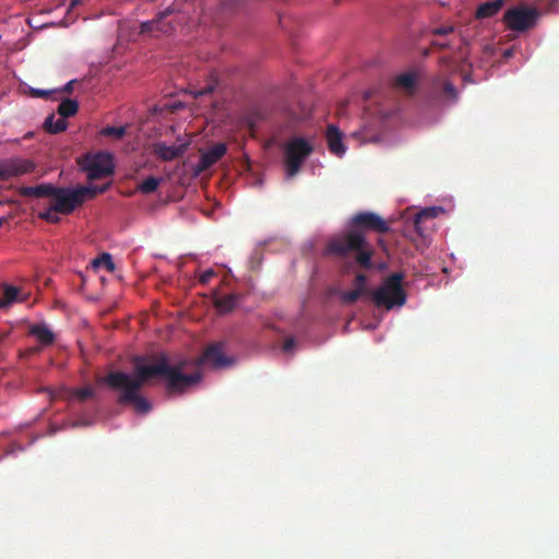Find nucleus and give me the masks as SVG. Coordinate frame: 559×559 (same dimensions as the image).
Wrapping results in <instances>:
<instances>
[{
	"mask_svg": "<svg viewBox=\"0 0 559 559\" xmlns=\"http://www.w3.org/2000/svg\"><path fill=\"white\" fill-rule=\"evenodd\" d=\"M187 362L188 359H183L181 364H174L165 352L154 362L138 356L131 370L112 371L105 377L104 383L122 405L130 406L139 416H145L153 411V402L142 393L143 385L160 386L168 397H176L203 382L201 371L189 373L183 370Z\"/></svg>",
	"mask_w": 559,
	"mask_h": 559,
	"instance_id": "1",
	"label": "nucleus"
},
{
	"mask_svg": "<svg viewBox=\"0 0 559 559\" xmlns=\"http://www.w3.org/2000/svg\"><path fill=\"white\" fill-rule=\"evenodd\" d=\"M405 278L403 271L394 272L372 287L366 274L357 273L353 278L352 289L331 285L326 289V295L344 306H350L361 299L365 308L361 309V329L373 331L381 324L385 313L400 311L406 305L408 294L404 287Z\"/></svg>",
	"mask_w": 559,
	"mask_h": 559,
	"instance_id": "2",
	"label": "nucleus"
},
{
	"mask_svg": "<svg viewBox=\"0 0 559 559\" xmlns=\"http://www.w3.org/2000/svg\"><path fill=\"white\" fill-rule=\"evenodd\" d=\"M388 233L390 224L373 211L357 212L348 221L342 235L333 237L324 248V254L346 257L355 249L370 246L366 231Z\"/></svg>",
	"mask_w": 559,
	"mask_h": 559,
	"instance_id": "3",
	"label": "nucleus"
},
{
	"mask_svg": "<svg viewBox=\"0 0 559 559\" xmlns=\"http://www.w3.org/2000/svg\"><path fill=\"white\" fill-rule=\"evenodd\" d=\"M248 342L243 333L240 330H230L210 344L198 358L180 357L175 364H181L183 359H188L183 369L193 366L197 368L194 372L201 371L203 374V369L225 370L238 362L239 356L246 352Z\"/></svg>",
	"mask_w": 559,
	"mask_h": 559,
	"instance_id": "4",
	"label": "nucleus"
},
{
	"mask_svg": "<svg viewBox=\"0 0 559 559\" xmlns=\"http://www.w3.org/2000/svg\"><path fill=\"white\" fill-rule=\"evenodd\" d=\"M459 98L456 86L448 81L443 87L436 85L423 96L418 105L419 111L427 121L437 122L449 107L457 103Z\"/></svg>",
	"mask_w": 559,
	"mask_h": 559,
	"instance_id": "5",
	"label": "nucleus"
},
{
	"mask_svg": "<svg viewBox=\"0 0 559 559\" xmlns=\"http://www.w3.org/2000/svg\"><path fill=\"white\" fill-rule=\"evenodd\" d=\"M314 151L313 142L306 136H295L284 146V167L286 179L294 178Z\"/></svg>",
	"mask_w": 559,
	"mask_h": 559,
	"instance_id": "6",
	"label": "nucleus"
},
{
	"mask_svg": "<svg viewBox=\"0 0 559 559\" xmlns=\"http://www.w3.org/2000/svg\"><path fill=\"white\" fill-rule=\"evenodd\" d=\"M117 164L115 154L110 151H97L86 155L81 169L90 179L112 176Z\"/></svg>",
	"mask_w": 559,
	"mask_h": 559,
	"instance_id": "7",
	"label": "nucleus"
},
{
	"mask_svg": "<svg viewBox=\"0 0 559 559\" xmlns=\"http://www.w3.org/2000/svg\"><path fill=\"white\" fill-rule=\"evenodd\" d=\"M542 12L535 8L515 5L504 14V22L515 33L523 34L535 28L542 16Z\"/></svg>",
	"mask_w": 559,
	"mask_h": 559,
	"instance_id": "8",
	"label": "nucleus"
},
{
	"mask_svg": "<svg viewBox=\"0 0 559 559\" xmlns=\"http://www.w3.org/2000/svg\"><path fill=\"white\" fill-rule=\"evenodd\" d=\"M79 109L80 102L78 98L62 97L60 98L56 110L60 118L56 119V114L51 112L45 117L43 124L45 129L52 134L64 132L69 128L67 119L75 116Z\"/></svg>",
	"mask_w": 559,
	"mask_h": 559,
	"instance_id": "9",
	"label": "nucleus"
},
{
	"mask_svg": "<svg viewBox=\"0 0 559 559\" xmlns=\"http://www.w3.org/2000/svg\"><path fill=\"white\" fill-rule=\"evenodd\" d=\"M51 198L53 199L55 209L64 214L74 212L84 202L78 186L61 187L57 185V190Z\"/></svg>",
	"mask_w": 559,
	"mask_h": 559,
	"instance_id": "10",
	"label": "nucleus"
},
{
	"mask_svg": "<svg viewBox=\"0 0 559 559\" xmlns=\"http://www.w3.org/2000/svg\"><path fill=\"white\" fill-rule=\"evenodd\" d=\"M405 236L415 245L416 249L424 252L432 243V235L428 230L426 222L413 216L405 227Z\"/></svg>",
	"mask_w": 559,
	"mask_h": 559,
	"instance_id": "11",
	"label": "nucleus"
},
{
	"mask_svg": "<svg viewBox=\"0 0 559 559\" xmlns=\"http://www.w3.org/2000/svg\"><path fill=\"white\" fill-rule=\"evenodd\" d=\"M35 168L33 162L22 157L0 159V179L8 180L13 177L29 174Z\"/></svg>",
	"mask_w": 559,
	"mask_h": 559,
	"instance_id": "12",
	"label": "nucleus"
},
{
	"mask_svg": "<svg viewBox=\"0 0 559 559\" xmlns=\"http://www.w3.org/2000/svg\"><path fill=\"white\" fill-rule=\"evenodd\" d=\"M190 146V141L182 135L177 136V143L168 144L165 141H157L154 145V153L162 160H174L186 154Z\"/></svg>",
	"mask_w": 559,
	"mask_h": 559,
	"instance_id": "13",
	"label": "nucleus"
},
{
	"mask_svg": "<svg viewBox=\"0 0 559 559\" xmlns=\"http://www.w3.org/2000/svg\"><path fill=\"white\" fill-rule=\"evenodd\" d=\"M323 320L320 314L310 313L302 308L299 313L290 321V328L305 337H310L316 326Z\"/></svg>",
	"mask_w": 559,
	"mask_h": 559,
	"instance_id": "14",
	"label": "nucleus"
},
{
	"mask_svg": "<svg viewBox=\"0 0 559 559\" xmlns=\"http://www.w3.org/2000/svg\"><path fill=\"white\" fill-rule=\"evenodd\" d=\"M270 332L274 338L273 346L275 349L283 354H294L298 349V340L295 335L288 334L286 329L275 323H270Z\"/></svg>",
	"mask_w": 559,
	"mask_h": 559,
	"instance_id": "15",
	"label": "nucleus"
},
{
	"mask_svg": "<svg viewBox=\"0 0 559 559\" xmlns=\"http://www.w3.org/2000/svg\"><path fill=\"white\" fill-rule=\"evenodd\" d=\"M227 151L228 146L224 142H218L215 145L202 151L194 166L195 174L199 175L213 166L217 160L225 156Z\"/></svg>",
	"mask_w": 559,
	"mask_h": 559,
	"instance_id": "16",
	"label": "nucleus"
},
{
	"mask_svg": "<svg viewBox=\"0 0 559 559\" xmlns=\"http://www.w3.org/2000/svg\"><path fill=\"white\" fill-rule=\"evenodd\" d=\"M325 141L329 152L336 157H343L347 152L345 133L335 123H330L325 132Z\"/></svg>",
	"mask_w": 559,
	"mask_h": 559,
	"instance_id": "17",
	"label": "nucleus"
},
{
	"mask_svg": "<svg viewBox=\"0 0 559 559\" xmlns=\"http://www.w3.org/2000/svg\"><path fill=\"white\" fill-rule=\"evenodd\" d=\"M353 254L357 266L367 269L373 272H384L388 270L389 264L384 260L374 261L370 251V246L364 247V249H355L349 252Z\"/></svg>",
	"mask_w": 559,
	"mask_h": 559,
	"instance_id": "18",
	"label": "nucleus"
},
{
	"mask_svg": "<svg viewBox=\"0 0 559 559\" xmlns=\"http://www.w3.org/2000/svg\"><path fill=\"white\" fill-rule=\"evenodd\" d=\"M66 426H67V424H64L62 426H59L56 424H50L48 429L46 430V432L32 435L29 437V441H28L27 445H23L17 441H12L11 444L4 451V453L0 456V461L7 456H16L19 453L24 452L26 450V448L33 445L39 438H41L44 436H53L58 431L63 429Z\"/></svg>",
	"mask_w": 559,
	"mask_h": 559,
	"instance_id": "19",
	"label": "nucleus"
},
{
	"mask_svg": "<svg viewBox=\"0 0 559 559\" xmlns=\"http://www.w3.org/2000/svg\"><path fill=\"white\" fill-rule=\"evenodd\" d=\"M29 333L37 340V342L45 346L52 345L57 340L56 333L45 321L33 323L29 328Z\"/></svg>",
	"mask_w": 559,
	"mask_h": 559,
	"instance_id": "20",
	"label": "nucleus"
},
{
	"mask_svg": "<svg viewBox=\"0 0 559 559\" xmlns=\"http://www.w3.org/2000/svg\"><path fill=\"white\" fill-rule=\"evenodd\" d=\"M57 190V183L50 181H43L34 186H23L21 194L24 197H51Z\"/></svg>",
	"mask_w": 559,
	"mask_h": 559,
	"instance_id": "21",
	"label": "nucleus"
},
{
	"mask_svg": "<svg viewBox=\"0 0 559 559\" xmlns=\"http://www.w3.org/2000/svg\"><path fill=\"white\" fill-rule=\"evenodd\" d=\"M219 11L226 16L234 17L248 10L251 0H217Z\"/></svg>",
	"mask_w": 559,
	"mask_h": 559,
	"instance_id": "22",
	"label": "nucleus"
},
{
	"mask_svg": "<svg viewBox=\"0 0 559 559\" xmlns=\"http://www.w3.org/2000/svg\"><path fill=\"white\" fill-rule=\"evenodd\" d=\"M22 292L19 287L7 284L0 297V310H7L15 302L22 301Z\"/></svg>",
	"mask_w": 559,
	"mask_h": 559,
	"instance_id": "23",
	"label": "nucleus"
},
{
	"mask_svg": "<svg viewBox=\"0 0 559 559\" xmlns=\"http://www.w3.org/2000/svg\"><path fill=\"white\" fill-rule=\"evenodd\" d=\"M399 86L405 87L411 92H416L419 86V75L416 70L401 72L394 78Z\"/></svg>",
	"mask_w": 559,
	"mask_h": 559,
	"instance_id": "24",
	"label": "nucleus"
},
{
	"mask_svg": "<svg viewBox=\"0 0 559 559\" xmlns=\"http://www.w3.org/2000/svg\"><path fill=\"white\" fill-rule=\"evenodd\" d=\"M504 3V0H489L483 2L477 8V16L479 19L493 17L502 10Z\"/></svg>",
	"mask_w": 559,
	"mask_h": 559,
	"instance_id": "25",
	"label": "nucleus"
},
{
	"mask_svg": "<svg viewBox=\"0 0 559 559\" xmlns=\"http://www.w3.org/2000/svg\"><path fill=\"white\" fill-rule=\"evenodd\" d=\"M91 267L94 271L105 269L109 273H114L117 269L112 254L107 251H103V252L98 253L91 261Z\"/></svg>",
	"mask_w": 559,
	"mask_h": 559,
	"instance_id": "26",
	"label": "nucleus"
},
{
	"mask_svg": "<svg viewBox=\"0 0 559 559\" xmlns=\"http://www.w3.org/2000/svg\"><path fill=\"white\" fill-rule=\"evenodd\" d=\"M270 242V239L261 240L257 243V247L252 250L248 258V267L251 272H259L261 270L264 254L261 251V247L266 246Z\"/></svg>",
	"mask_w": 559,
	"mask_h": 559,
	"instance_id": "27",
	"label": "nucleus"
},
{
	"mask_svg": "<svg viewBox=\"0 0 559 559\" xmlns=\"http://www.w3.org/2000/svg\"><path fill=\"white\" fill-rule=\"evenodd\" d=\"M112 187V180H108L104 183H90L85 186H78L80 190L81 198H84V194H90L92 197L104 194L109 191Z\"/></svg>",
	"mask_w": 559,
	"mask_h": 559,
	"instance_id": "28",
	"label": "nucleus"
},
{
	"mask_svg": "<svg viewBox=\"0 0 559 559\" xmlns=\"http://www.w3.org/2000/svg\"><path fill=\"white\" fill-rule=\"evenodd\" d=\"M67 395L73 403H84L95 396V390L91 386H81L67 392Z\"/></svg>",
	"mask_w": 559,
	"mask_h": 559,
	"instance_id": "29",
	"label": "nucleus"
},
{
	"mask_svg": "<svg viewBox=\"0 0 559 559\" xmlns=\"http://www.w3.org/2000/svg\"><path fill=\"white\" fill-rule=\"evenodd\" d=\"M242 300V296L238 293H230L225 295L219 302V307L224 312H233L236 310Z\"/></svg>",
	"mask_w": 559,
	"mask_h": 559,
	"instance_id": "30",
	"label": "nucleus"
},
{
	"mask_svg": "<svg viewBox=\"0 0 559 559\" xmlns=\"http://www.w3.org/2000/svg\"><path fill=\"white\" fill-rule=\"evenodd\" d=\"M162 182V177L150 175L139 183V191L142 192L143 194L154 193L155 191H157Z\"/></svg>",
	"mask_w": 559,
	"mask_h": 559,
	"instance_id": "31",
	"label": "nucleus"
},
{
	"mask_svg": "<svg viewBox=\"0 0 559 559\" xmlns=\"http://www.w3.org/2000/svg\"><path fill=\"white\" fill-rule=\"evenodd\" d=\"M447 210L442 205H430L421 207L418 212H416L414 215L418 218L427 222L428 219L437 218L441 214L445 213Z\"/></svg>",
	"mask_w": 559,
	"mask_h": 559,
	"instance_id": "32",
	"label": "nucleus"
},
{
	"mask_svg": "<svg viewBox=\"0 0 559 559\" xmlns=\"http://www.w3.org/2000/svg\"><path fill=\"white\" fill-rule=\"evenodd\" d=\"M88 0H70V3H69V7L67 8V12H66V16L63 19H61L59 22H52L50 25H58V26H62V27H69L70 25H72L76 17H74L72 21H69L68 20V15L71 14V12L84 4L85 2H87Z\"/></svg>",
	"mask_w": 559,
	"mask_h": 559,
	"instance_id": "33",
	"label": "nucleus"
},
{
	"mask_svg": "<svg viewBox=\"0 0 559 559\" xmlns=\"http://www.w3.org/2000/svg\"><path fill=\"white\" fill-rule=\"evenodd\" d=\"M218 87L217 82H211L207 83L202 88H192L188 91V94L191 95L193 98L199 99L209 95H212L216 92Z\"/></svg>",
	"mask_w": 559,
	"mask_h": 559,
	"instance_id": "34",
	"label": "nucleus"
},
{
	"mask_svg": "<svg viewBox=\"0 0 559 559\" xmlns=\"http://www.w3.org/2000/svg\"><path fill=\"white\" fill-rule=\"evenodd\" d=\"M127 126H114V124H107L100 130V135L103 136H115L118 139L123 138L127 134Z\"/></svg>",
	"mask_w": 559,
	"mask_h": 559,
	"instance_id": "35",
	"label": "nucleus"
},
{
	"mask_svg": "<svg viewBox=\"0 0 559 559\" xmlns=\"http://www.w3.org/2000/svg\"><path fill=\"white\" fill-rule=\"evenodd\" d=\"M59 212L55 209V204L48 206L39 212L38 217L52 224H58L61 221Z\"/></svg>",
	"mask_w": 559,
	"mask_h": 559,
	"instance_id": "36",
	"label": "nucleus"
},
{
	"mask_svg": "<svg viewBox=\"0 0 559 559\" xmlns=\"http://www.w3.org/2000/svg\"><path fill=\"white\" fill-rule=\"evenodd\" d=\"M216 272L213 267H207L206 270L202 271L199 275V282L201 284H207L213 277H215Z\"/></svg>",
	"mask_w": 559,
	"mask_h": 559,
	"instance_id": "37",
	"label": "nucleus"
},
{
	"mask_svg": "<svg viewBox=\"0 0 559 559\" xmlns=\"http://www.w3.org/2000/svg\"><path fill=\"white\" fill-rule=\"evenodd\" d=\"M29 88H31L32 94L38 98H46L47 96H49L51 94H56L55 88H48V90L38 88V87H29Z\"/></svg>",
	"mask_w": 559,
	"mask_h": 559,
	"instance_id": "38",
	"label": "nucleus"
},
{
	"mask_svg": "<svg viewBox=\"0 0 559 559\" xmlns=\"http://www.w3.org/2000/svg\"><path fill=\"white\" fill-rule=\"evenodd\" d=\"M454 32V26L452 25H440L433 28L432 34L436 36H447Z\"/></svg>",
	"mask_w": 559,
	"mask_h": 559,
	"instance_id": "39",
	"label": "nucleus"
},
{
	"mask_svg": "<svg viewBox=\"0 0 559 559\" xmlns=\"http://www.w3.org/2000/svg\"><path fill=\"white\" fill-rule=\"evenodd\" d=\"M546 9L544 13L559 14V0H545Z\"/></svg>",
	"mask_w": 559,
	"mask_h": 559,
	"instance_id": "40",
	"label": "nucleus"
},
{
	"mask_svg": "<svg viewBox=\"0 0 559 559\" xmlns=\"http://www.w3.org/2000/svg\"><path fill=\"white\" fill-rule=\"evenodd\" d=\"M78 79H72L70 81H68L67 83H64L62 86L60 87H56V93H61V92H71L74 90V86L75 84L78 83Z\"/></svg>",
	"mask_w": 559,
	"mask_h": 559,
	"instance_id": "41",
	"label": "nucleus"
},
{
	"mask_svg": "<svg viewBox=\"0 0 559 559\" xmlns=\"http://www.w3.org/2000/svg\"><path fill=\"white\" fill-rule=\"evenodd\" d=\"M301 251L304 254H314L317 251L316 242L311 239L306 241L302 246Z\"/></svg>",
	"mask_w": 559,
	"mask_h": 559,
	"instance_id": "42",
	"label": "nucleus"
},
{
	"mask_svg": "<svg viewBox=\"0 0 559 559\" xmlns=\"http://www.w3.org/2000/svg\"><path fill=\"white\" fill-rule=\"evenodd\" d=\"M173 13H174V9H173V7L169 5V7L165 8L163 11L158 12L157 20L163 21L164 19L171 15Z\"/></svg>",
	"mask_w": 559,
	"mask_h": 559,
	"instance_id": "43",
	"label": "nucleus"
},
{
	"mask_svg": "<svg viewBox=\"0 0 559 559\" xmlns=\"http://www.w3.org/2000/svg\"><path fill=\"white\" fill-rule=\"evenodd\" d=\"M94 423V419L92 417L86 418H80L78 419L73 426H91Z\"/></svg>",
	"mask_w": 559,
	"mask_h": 559,
	"instance_id": "44",
	"label": "nucleus"
},
{
	"mask_svg": "<svg viewBox=\"0 0 559 559\" xmlns=\"http://www.w3.org/2000/svg\"><path fill=\"white\" fill-rule=\"evenodd\" d=\"M514 56V49L513 48H507L502 52V59L509 60Z\"/></svg>",
	"mask_w": 559,
	"mask_h": 559,
	"instance_id": "45",
	"label": "nucleus"
},
{
	"mask_svg": "<svg viewBox=\"0 0 559 559\" xmlns=\"http://www.w3.org/2000/svg\"><path fill=\"white\" fill-rule=\"evenodd\" d=\"M436 46H439L442 49H451L452 46L449 41H433Z\"/></svg>",
	"mask_w": 559,
	"mask_h": 559,
	"instance_id": "46",
	"label": "nucleus"
},
{
	"mask_svg": "<svg viewBox=\"0 0 559 559\" xmlns=\"http://www.w3.org/2000/svg\"><path fill=\"white\" fill-rule=\"evenodd\" d=\"M152 27H153V21L147 20V21L142 22L143 31H151Z\"/></svg>",
	"mask_w": 559,
	"mask_h": 559,
	"instance_id": "47",
	"label": "nucleus"
},
{
	"mask_svg": "<svg viewBox=\"0 0 559 559\" xmlns=\"http://www.w3.org/2000/svg\"><path fill=\"white\" fill-rule=\"evenodd\" d=\"M463 81L464 83H475L471 74H465Z\"/></svg>",
	"mask_w": 559,
	"mask_h": 559,
	"instance_id": "48",
	"label": "nucleus"
},
{
	"mask_svg": "<svg viewBox=\"0 0 559 559\" xmlns=\"http://www.w3.org/2000/svg\"><path fill=\"white\" fill-rule=\"evenodd\" d=\"M286 110L292 119H294V120L297 119V115L294 110H292L289 107H287Z\"/></svg>",
	"mask_w": 559,
	"mask_h": 559,
	"instance_id": "49",
	"label": "nucleus"
},
{
	"mask_svg": "<svg viewBox=\"0 0 559 559\" xmlns=\"http://www.w3.org/2000/svg\"><path fill=\"white\" fill-rule=\"evenodd\" d=\"M182 258H189L191 260H198V255L195 253H188L182 255Z\"/></svg>",
	"mask_w": 559,
	"mask_h": 559,
	"instance_id": "50",
	"label": "nucleus"
},
{
	"mask_svg": "<svg viewBox=\"0 0 559 559\" xmlns=\"http://www.w3.org/2000/svg\"><path fill=\"white\" fill-rule=\"evenodd\" d=\"M360 135H361V130H356V131L352 132L353 138H359Z\"/></svg>",
	"mask_w": 559,
	"mask_h": 559,
	"instance_id": "51",
	"label": "nucleus"
},
{
	"mask_svg": "<svg viewBox=\"0 0 559 559\" xmlns=\"http://www.w3.org/2000/svg\"><path fill=\"white\" fill-rule=\"evenodd\" d=\"M377 141H379V136H378V135L373 136V138H372V139H370V140H365V139L362 140V142H364V143H367V142H377Z\"/></svg>",
	"mask_w": 559,
	"mask_h": 559,
	"instance_id": "52",
	"label": "nucleus"
},
{
	"mask_svg": "<svg viewBox=\"0 0 559 559\" xmlns=\"http://www.w3.org/2000/svg\"><path fill=\"white\" fill-rule=\"evenodd\" d=\"M103 16V13H97L95 15H93L91 19H100ZM88 17H86L85 20H87Z\"/></svg>",
	"mask_w": 559,
	"mask_h": 559,
	"instance_id": "53",
	"label": "nucleus"
},
{
	"mask_svg": "<svg viewBox=\"0 0 559 559\" xmlns=\"http://www.w3.org/2000/svg\"><path fill=\"white\" fill-rule=\"evenodd\" d=\"M49 396L51 399H55L57 396V393L55 391H52V390H49Z\"/></svg>",
	"mask_w": 559,
	"mask_h": 559,
	"instance_id": "54",
	"label": "nucleus"
},
{
	"mask_svg": "<svg viewBox=\"0 0 559 559\" xmlns=\"http://www.w3.org/2000/svg\"><path fill=\"white\" fill-rule=\"evenodd\" d=\"M154 258H156V259H165L166 257L164 254L156 253V254H154Z\"/></svg>",
	"mask_w": 559,
	"mask_h": 559,
	"instance_id": "55",
	"label": "nucleus"
},
{
	"mask_svg": "<svg viewBox=\"0 0 559 559\" xmlns=\"http://www.w3.org/2000/svg\"><path fill=\"white\" fill-rule=\"evenodd\" d=\"M449 257H450V259H451L453 262L456 260L455 254H454L453 252H451V253L449 254Z\"/></svg>",
	"mask_w": 559,
	"mask_h": 559,
	"instance_id": "56",
	"label": "nucleus"
},
{
	"mask_svg": "<svg viewBox=\"0 0 559 559\" xmlns=\"http://www.w3.org/2000/svg\"><path fill=\"white\" fill-rule=\"evenodd\" d=\"M391 117H392V112H385V114H384V118H385V119H389V118H391Z\"/></svg>",
	"mask_w": 559,
	"mask_h": 559,
	"instance_id": "57",
	"label": "nucleus"
},
{
	"mask_svg": "<svg viewBox=\"0 0 559 559\" xmlns=\"http://www.w3.org/2000/svg\"><path fill=\"white\" fill-rule=\"evenodd\" d=\"M46 411L45 409H41V412L38 414V416L35 418V420H37Z\"/></svg>",
	"mask_w": 559,
	"mask_h": 559,
	"instance_id": "58",
	"label": "nucleus"
},
{
	"mask_svg": "<svg viewBox=\"0 0 559 559\" xmlns=\"http://www.w3.org/2000/svg\"><path fill=\"white\" fill-rule=\"evenodd\" d=\"M370 94H371V92H370V91H367V92H366V97H367V98H369V97H370Z\"/></svg>",
	"mask_w": 559,
	"mask_h": 559,
	"instance_id": "59",
	"label": "nucleus"
}]
</instances>
